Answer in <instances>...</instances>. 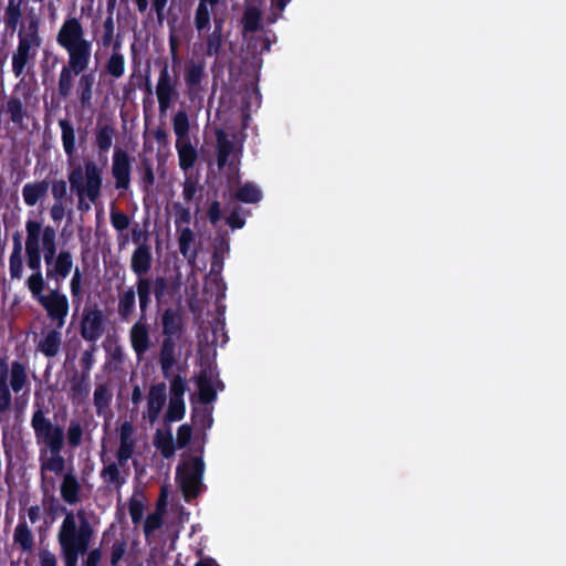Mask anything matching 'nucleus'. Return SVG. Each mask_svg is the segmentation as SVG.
<instances>
[{
  "label": "nucleus",
  "mask_w": 566,
  "mask_h": 566,
  "mask_svg": "<svg viewBox=\"0 0 566 566\" xmlns=\"http://www.w3.org/2000/svg\"><path fill=\"white\" fill-rule=\"evenodd\" d=\"M210 6L198 2L195 12V27L199 33L209 31L211 25V14L209 10Z\"/></svg>",
  "instance_id": "09e8293b"
},
{
  "label": "nucleus",
  "mask_w": 566,
  "mask_h": 566,
  "mask_svg": "<svg viewBox=\"0 0 566 566\" xmlns=\"http://www.w3.org/2000/svg\"><path fill=\"white\" fill-rule=\"evenodd\" d=\"M56 43L66 51L67 63L61 69L57 80L59 96L71 95L74 78L87 70L91 63L93 44L85 38L84 27L77 17H67L61 24Z\"/></svg>",
  "instance_id": "f257e3e1"
},
{
  "label": "nucleus",
  "mask_w": 566,
  "mask_h": 566,
  "mask_svg": "<svg viewBox=\"0 0 566 566\" xmlns=\"http://www.w3.org/2000/svg\"><path fill=\"white\" fill-rule=\"evenodd\" d=\"M59 329L49 331L38 345V349L49 358L55 357L60 352L62 335Z\"/></svg>",
  "instance_id": "2f4dec72"
},
{
  "label": "nucleus",
  "mask_w": 566,
  "mask_h": 566,
  "mask_svg": "<svg viewBox=\"0 0 566 566\" xmlns=\"http://www.w3.org/2000/svg\"><path fill=\"white\" fill-rule=\"evenodd\" d=\"M43 506L46 515L50 516L52 520H55L61 515H64L65 518L69 514H71L73 516L74 523L81 524L80 514H83L84 518H88L84 509H81L76 513H74L71 510H67L66 506L63 505L60 502V500L53 494L50 496H45L43 499Z\"/></svg>",
  "instance_id": "4be33fe9"
},
{
  "label": "nucleus",
  "mask_w": 566,
  "mask_h": 566,
  "mask_svg": "<svg viewBox=\"0 0 566 566\" xmlns=\"http://www.w3.org/2000/svg\"><path fill=\"white\" fill-rule=\"evenodd\" d=\"M135 450V440H119V447L116 451L117 462L125 468L128 460L133 457Z\"/></svg>",
  "instance_id": "5fc2aeb1"
},
{
  "label": "nucleus",
  "mask_w": 566,
  "mask_h": 566,
  "mask_svg": "<svg viewBox=\"0 0 566 566\" xmlns=\"http://www.w3.org/2000/svg\"><path fill=\"white\" fill-rule=\"evenodd\" d=\"M42 45L39 32V20L31 19L27 27L18 32V46L12 54V72L15 77L21 76L29 62L34 61Z\"/></svg>",
  "instance_id": "20e7f679"
},
{
  "label": "nucleus",
  "mask_w": 566,
  "mask_h": 566,
  "mask_svg": "<svg viewBox=\"0 0 566 566\" xmlns=\"http://www.w3.org/2000/svg\"><path fill=\"white\" fill-rule=\"evenodd\" d=\"M9 387L10 389L19 394L28 384V374L24 364L19 360H14L9 366Z\"/></svg>",
  "instance_id": "473e14b6"
},
{
  "label": "nucleus",
  "mask_w": 566,
  "mask_h": 566,
  "mask_svg": "<svg viewBox=\"0 0 566 566\" xmlns=\"http://www.w3.org/2000/svg\"><path fill=\"white\" fill-rule=\"evenodd\" d=\"M155 447L160 451L161 455L165 459H169L175 454V443L170 432L166 434L161 433L160 430L157 431L154 441Z\"/></svg>",
  "instance_id": "49530a36"
},
{
  "label": "nucleus",
  "mask_w": 566,
  "mask_h": 566,
  "mask_svg": "<svg viewBox=\"0 0 566 566\" xmlns=\"http://www.w3.org/2000/svg\"><path fill=\"white\" fill-rule=\"evenodd\" d=\"M234 148L233 143L228 139L223 130L217 133V163L219 168H223Z\"/></svg>",
  "instance_id": "a19ab883"
},
{
  "label": "nucleus",
  "mask_w": 566,
  "mask_h": 566,
  "mask_svg": "<svg viewBox=\"0 0 566 566\" xmlns=\"http://www.w3.org/2000/svg\"><path fill=\"white\" fill-rule=\"evenodd\" d=\"M153 256L147 244L138 245L132 255L130 268L137 279L147 277L146 274L151 269Z\"/></svg>",
  "instance_id": "aec40b11"
},
{
  "label": "nucleus",
  "mask_w": 566,
  "mask_h": 566,
  "mask_svg": "<svg viewBox=\"0 0 566 566\" xmlns=\"http://www.w3.org/2000/svg\"><path fill=\"white\" fill-rule=\"evenodd\" d=\"M101 460L104 464L99 472V476L104 482L105 486L111 490H115L119 492L123 485L126 483V476L122 474L119 462H108L106 463L104 455L101 457Z\"/></svg>",
  "instance_id": "f3484780"
},
{
  "label": "nucleus",
  "mask_w": 566,
  "mask_h": 566,
  "mask_svg": "<svg viewBox=\"0 0 566 566\" xmlns=\"http://www.w3.org/2000/svg\"><path fill=\"white\" fill-rule=\"evenodd\" d=\"M185 412L186 406L184 399H169V405L165 418L169 422L180 421L184 419Z\"/></svg>",
  "instance_id": "864d4df0"
},
{
  "label": "nucleus",
  "mask_w": 566,
  "mask_h": 566,
  "mask_svg": "<svg viewBox=\"0 0 566 566\" xmlns=\"http://www.w3.org/2000/svg\"><path fill=\"white\" fill-rule=\"evenodd\" d=\"M62 450L50 451L51 455L45 459L46 452L40 449L41 472L50 471L60 474L64 471L65 459L61 455Z\"/></svg>",
  "instance_id": "e433bc0d"
},
{
  "label": "nucleus",
  "mask_w": 566,
  "mask_h": 566,
  "mask_svg": "<svg viewBox=\"0 0 566 566\" xmlns=\"http://www.w3.org/2000/svg\"><path fill=\"white\" fill-rule=\"evenodd\" d=\"M164 520L163 514L158 511L150 513L144 522V534L146 537L154 534L157 530L163 526Z\"/></svg>",
  "instance_id": "13d9d810"
},
{
  "label": "nucleus",
  "mask_w": 566,
  "mask_h": 566,
  "mask_svg": "<svg viewBox=\"0 0 566 566\" xmlns=\"http://www.w3.org/2000/svg\"><path fill=\"white\" fill-rule=\"evenodd\" d=\"M54 202H64L67 196V184L64 179H55L51 185Z\"/></svg>",
  "instance_id": "69168bd1"
},
{
  "label": "nucleus",
  "mask_w": 566,
  "mask_h": 566,
  "mask_svg": "<svg viewBox=\"0 0 566 566\" xmlns=\"http://www.w3.org/2000/svg\"><path fill=\"white\" fill-rule=\"evenodd\" d=\"M83 438V428L82 424L77 420H71L67 431L66 439L67 443L72 448H76L81 446Z\"/></svg>",
  "instance_id": "6e6d98bb"
},
{
  "label": "nucleus",
  "mask_w": 566,
  "mask_h": 566,
  "mask_svg": "<svg viewBox=\"0 0 566 566\" xmlns=\"http://www.w3.org/2000/svg\"><path fill=\"white\" fill-rule=\"evenodd\" d=\"M39 303L48 317L55 323L56 328H62L69 315L70 303L67 296L60 292V287L55 286L46 296H42Z\"/></svg>",
  "instance_id": "0eeeda50"
},
{
  "label": "nucleus",
  "mask_w": 566,
  "mask_h": 566,
  "mask_svg": "<svg viewBox=\"0 0 566 566\" xmlns=\"http://www.w3.org/2000/svg\"><path fill=\"white\" fill-rule=\"evenodd\" d=\"M116 129L113 124L97 125L95 129V146L99 155L107 154L113 145Z\"/></svg>",
  "instance_id": "f704fd0d"
},
{
  "label": "nucleus",
  "mask_w": 566,
  "mask_h": 566,
  "mask_svg": "<svg viewBox=\"0 0 566 566\" xmlns=\"http://www.w3.org/2000/svg\"><path fill=\"white\" fill-rule=\"evenodd\" d=\"M112 399L113 395L106 384H99L95 387L93 401L97 416H103L106 412Z\"/></svg>",
  "instance_id": "79ce46f5"
},
{
  "label": "nucleus",
  "mask_w": 566,
  "mask_h": 566,
  "mask_svg": "<svg viewBox=\"0 0 566 566\" xmlns=\"http://www.w3.org/2000/svg\"><path fill=\"white\" fill-rule=\"evenodd\" d=\"M243 30L256 32L261 28V11L255 7H248L242 17Z\"/></svg>",
  "instance_id": "de8ad7c7"
},
{
  "label": "nucleus",
  "mask_w": 566,
  "mask_h": 566,
  "mask_svg": "<svg viewBox=\"0 0 566 566\" xmlns=\"http://www.w3.org/2000/svg\"><path fill=\"white\" fill-rule=\"evenodd\" d=\"M156 95L160 115H165L171 107V104L179 97L177 81L170 75L167 64L159 72Z\"/></svg>",
  "instance_id": "1a4fd4ad"
},
{
  "label": "nucleus",
  "mask_w": 566,
  "mask_h": 566,
  "mask_svg": "<svg viewBox=\"0 0 566 566\" xmlns=\"http://www.w3.org/2000/svg\"><path fill=\"white\" fill-rule=\"evenodd\" d=\"M115 8V0H108L107 2V17L103 23V38L102 42L104 46H108L114 38V18H113V11Z\"/></svg>",
  "instance_id": "8fccbe9b"
},
{
  "label": "nucleus",
  "mask_w": 566,
  "mask_h": 566,
  "mask_svg": "<svg viewBox=\"0 0 566 566\" xmlns=\"http://www.w3.org/2000/svg\"><path fill=\"white\" fill-rule=\"evenodd\" d=\"M31 427L34 431L36 443L44 446L45 452L54 450H63L64 431L59 424L45 417V412L41 407L33 412L31 418Z\"/></svg>",
  "instance_id": "423d86ee"
},
{
  "label": "nucleus",
  "mask_w": 566,
  "mask_h": 566,
  "mask_svg": "<svg viewBox=\"0 0 566 566\" xmlns=\"http://www.w3.org/2000/svg\"><path fill=\"white\" fill-rule=\"evenodd\" d=\"M80 517L81 524H77L69 514L63 518L57 531L56 538L64 566H77L78 557L87 553L95 535L90 520L84 518L83 514H80Z\"/></svg>",
  "instance_id": "f03ea898"
},
{
  "label": "nucleus",
  "mask_w": 566,
  "mask_h": 566,
  "mask_svg": "<svg viewBox=\"0 0 566 566\" xmlns=\"http://www.w3.org/2000/svg\"><path fill=\"white\" fill-rule=\"evenodd\" d=\"M120 42L116 41L113 45V52L106 61L105 73L114 78H120L125 73V57L119 52Z\"/></svg>",
  "instance_id": "7c9ffc66"
},
{
  "label": "nucleus",
  "mask_w": 566,
  "mask_h": 566,
  "mask_svg": "<svg viewBox=\"0 0 566 566\" xmlns=\"http://www.w3.org/2000/svg\"><path fill=\"white\" fill-rule=\"evenodd\" d=\"M13 544L23 553H31L34 547V537L25 518L20 515L13 532Z\"/></svg>",
  "instance_id": "b1692460"
},
{
  "label": "nucleus",
  "mask_w": 566,
  "mask_h": 566,
  "mask_svg": "<svg viewBox=\"0 0 566 566\" xmlns=\"http://www.w3.org/2000/svg\"><path fill=\"white\" fill-rule=\"evenodd\" d=\"M174 132L177 136V140L189 139V116L185 111H178L172 117Z\"/></svg>",
  "instance_id": "a18cd8bd"
},
{
  "label": "nucleus",
  "mask_w": 566,
  "mask_h": 566,
  "mask_svg": "<svg viewBox=\"0 0 566 566\" xmlns=\"http://www.w3.org/2000/svg\"><path fill=\"white\" fill-rule=\"evenodd\" d=\"M146 321L147 319L139 317L129 331L130 344L138 357L143 356L150 346L149 331Z\"/></svg>",
  "instance_id": "dca6fc26"
},
{
  "label": "nucleus",
  "mask_w": 566,
  "mask_h": 566,
  "mask_svg": "<svg viewBox=\"0 0 566 566\" xmlns=\"http://www.w3.org/2000/svg\"><path fill=\"white\" fill-rule=\"evenodd\" d=\"M91 384L90 377L85 375L74 374L71 378L70 399L73 403H82L90 395Z\"/></svg>",
  "instance_id": "c85d7f7f"
},
{
  "label": "nucleus",
  "mask_w": 566,
  "mask_h": 566,
  "mask_svg": "<svg viewBox=\"0 0 566 566\" xmlns=\"http://www.w3.org/2000/svg\"><path fill=\"white\" fill-rule=\"evenodd\" d=\"M198 400L202 405H208L217 399V390L212 385L211 378L206 374H201L197 379Z\"/></svg>",
  "instance_id": "58836bf2"
},
{
  "label": "nucleus",
  "mask_w": 566,
  "mask_h": 566,
  "mask_svg": "<svg viewBox=\"0 0 566 566\" xmlns=\"http://www.w3.org/2000/svg\"><path fill=\"white\" fill-rule=\"evenodd\" d=\"M111 223L117 231H124L129 227L130 220L126 213L113 208L111 210Z\"/></svg>",
  "instance_id": "0e129e2a"
},
{
  "label": "nucleus",
  "mask_w": 566,
  "mask_h": 566,
  "mask_svg": "<svg viewBox=\"0 0 566 566\" xmlns=\"http://www.w3.org/2000/svg\"><path fill=\"white\" fill-rule=\"evenodd\" d=\"M81 491V483L73 471L64 473L60 484L61 499L71 506L76 505L82 501Z\"/></svg>",
  "instance_id": "2eb2a0df"
},
{
  "label": "nucleus",
  "mask_w": 566,
  "mask_h": 566,
  "mask_svg": "<svg viewBox=\"0 0 566 566\" xmlns=\"http://www.w3.org/2000/svg\"><path fill=\"white\" fill-rule=\"evenodd\" d=\"M127 551V542L120 537L114 541L111 547L109 564L111 566H118Z\"/></svg>",
  "instance_id": "4d7b16f0"
},
{
  "label": "nucleus",
  "mask_w": 566,
  "mask_h": 566,
  "mask_svg": "<svg viewBox=\"0 0 566 566\" xmlns=\"http://www.w3.org/2000/svg\"><path fill=\"white\" fill-rule=\"evenodd\" d=\"M23 0H8L4 11V23L7 29L15 30L22 15Z\"/></svg>",
  "instance_id": "c03bdc74"
},
{
  "label": "nucleus",
  "mask_w": 566,
  "mask_h": 566,
  "mask_svg": "<svg viewBox=\"0 0 566 566\" xmlns=\"http://www.w3.org/2000/svg\"><path fill=\"white\" fill-rule=\"evenodd\" d=\"M205 66L206 65L203 61H190L186 65L185 83L187 87V95L190 99L197 97L199 92L201 91V83L206 77Z\"/></svg>",
  "instance_id": "4468645a"
},
{
  "label": "nucleus",
  "mask_w": 566,
  "mask_h": 566,
  "mask_svg": "<svg viewBox=\"0 0 566 566\" xmlns=\"http://www.w3.org/2000/svg\"><path fill=\"white\" fill-rule=\"evenodd\" d=\"M70 290L72 295V302L75 305V312L78 311L82 302V273L78 268H75L71 282Z\"/></svg>",
  "instance_id": "603ef678"
},
{
  "label": "nucleus",
  "mask_w": 566,
  "mask_h": 566,
  "mask_svg": "<svg viewBox=\"0 0 566 566\" xmlns=\"http://www.w3.org/2000/svg\"><path fill=\"white\" fill-rule=\"evenodd\" d=\"M134 289H135V297L138 298L139 316L142 319H147L148 310L151 304V293H154L153 279L151 277L137 279L135 282Z\"/></svg>",
  "instance_id": "412c9836"
},
{
  "label": "nucleus",
  "mask_w": 566,
  "mask_h": 566,
  "mask_svg": "<svg viewBox=\"0 0 566 566\" xmlns=\"http://www.w3.org/2000/svg\"><path fill=\"white\" fill-rule=\"evenodd\" d=\"M186 390V379L180 375H176L170 381V399H184Z\"/></svg>",
  "instance_id": "052dcab7"
},
{
  "label": "nucleus",
  "mask_w": 566,
  "mask_h": 566,
  "mask_svg": "<svg viewBox=\"0 0 566 566\" xmlns=\"http://www.w3.org/2000/svg\"><path fill=\"white\" fill-rule=\"evenodd\" d=\"M105 332V315L103 311L94 305L85 307L80 323V334L86 342H97Z\"/></svg>",
  "instance_id": "6e6552de"
},
{
  "label": "nucleus",
  "mask_w": 566,
  "mask_h": 566,
  "mask_svg": "<svg viewBox=\"0 0 566 566\" xmlns=\"http://www.w3.org/2000/svg\"><path fill=\"white\" fill-rule=\"evenodd\" d=\"M222 46V33L211 32L207 38V55H218Z\"/></svg>",
  "instance_id": "338daca9"
},
{
  "label": "nucleus",
  "mask_w": 566,
  "mask_h": 566,
  "mask_svg": "<svg viewBox=\"0 0 566 566\" xmlns=\"http://www.w3.org/2000/svg\"><path fill=\"white\" fill-rule=\"evenodd\" d=\"M129 515L132 517V522L137 525L142 522L144 515V504L142 501L136 499H130L128 506Z\"/></svg>",
  "instance_id": "774afa93"
},
{
  "label": "nucleus",
  "mask_w": 566,
  "mask_h": 566,
  "mask_svg": "<svg viewBox=\"0 0 566 566\" xmlns=\"http://www.w3.org/2000/svg\"><path fill=\"white\" fill-rule=\"evenodd\" d=\"M27 286L32 297L35 298L38 302H40V298L42 296H45L43 294V291L45 289V281L43 279L42 272L32 273L27 280Z\"/></svg>",
  "instance_id": "3c124183"
},
{
  "label": "nucleus",
  "mask_w": 566,
  "mask_h": 566,
  "mask_svg": "<svg viewBox=\"0 0 566 566\" xmlns=\"http://www.w3.org/2000/svg\"><path fill=\"white\" fill-rule=\"evenodd\" d=\"M112 176L115 180V188L126 191L130 187L132 159L128 153L122 148H115L112 158Z\"/></svg>",
  "instance_id": "ddd939ff"
},
{
  "label": "nucleus",
  "mask_w": 566,
  "mask_h": 566,
  "mask_svg": "<svg viewBox=\"0 0 566 566\" xmlns=\"http://www.w3.org/2000/svg\"><path fill=\"white\" fill-rule=\"evenodd\" d=\"M176 149L178 153L179 167L184 171H188L195 166L198 158L196 148L191 145L190 140H177Z\"/></svg>",
  "instance_id": "72a5a7b5"
},
{
  "label": "nucleus",
  "mask_w": 566,
  "mask_h": 566,
  "mask_svg": "<svg viewBox=\"0 0 566 566\" xmlns=\"http://www.w3.org/2000/svg\"><path fill=\"white\" fill-rule=\"evenodd\" d=\"M233 197L243 203H258L262 199V191L255 184L247 181L238 188Z\"/></svg>",
  "instance_id": "ea45409f"
},
{
  "label": "nucleus",
  "mask_w": 566,
  "mask_h": 566,
  "mask_svg": "<svg viewBox=\"0 0 566 566\" xmlns=\"http://www.w3.org/2000/svg\"><path fill=\"white\" fill-rule=\"evenodd\" d=\"M161 326L164 337L179 338L184 332V322L178 311L169 307L161 315Z\"/></svg>",
  "instance_id": "5701e85b"
},
{
  "label": "nucleus",
  "mask_w": 566,
  "mask_h": 566,
  "mask_svg": "<svg viewBox=\"0 0 566 566\" xmlns=\"http://www.w3.org/2000/svg\"><path fill=\"white\" fill-rule=\"evenodd\" d=\"M102 168L94 160H86L84 166L80 164L67 174L71 191L77 197V210L86 213L91 210V203H96L102 195L103 187Z\"/></svg>",
  "instance_id": "7ed1b4c3"
},
{
  "label": "nucleus",
  "mask_w": 566,
  "mask_h": 566,
  "mask_svg": "<svg viewBox=\"0 0 566 566\" xmlns=\"http://www.w3.org/2000/svg\"><path fill=\"white\" fill-rule=\"evenodd\" d=\"M61 128V140L63 150L67 158V165L72 167L75 163L76 157V133L73 124L67 118H61L59 120Z\"/></svg>",
  "instance_id": "a211bd4d"
},
{
  "label": "nucleus",
  "mask_w": 566,
  "mask_h": 566,
  "mask_svg": "<svg viewBox=\"0 0 566 566\" xmlns=\"http://www.w3.org/2000/svg\"><path fill=\"white\" fill-rule=\"evenodd\" d=\"M205 469L202 457H192L177 465L176 481L186 501L189 502L201 493Z\"/></svg>",
  "instance_id": "39448f33"
},
{
  "label": "nucleus",
  "mask_w": 566,
  "mask_h": 566,
  "mask_svg": "<svg viewBox=\"0 0 566 566\" xmlns=\"http://www.w3.org/2000/svg\"><path fill=\"white\" fill-rule=\"evenodd\" d=\"M21 235L17 232L13 235V249L9 258V271L11 279H21L23 271Z\"/></svg>",
  "instance_id": "4c0bfd02"
},
{
  "label": "nucleus",
  "mask_w": 566,
  "mask_h": 566,
  "mask_svg": "<svg viewBox=\"0 0 566 566\" xmlns=\"http://www.w3.org/2000/svg\"><path fill=\"white\" fill-rule=\"evenodd\" d=\"M9 364L0 357V413L7 412L12 403V394L8 384Z\"/></svg>",
  "instance_id": "c756f323"
},
{
  "label": "nucleus",
  "mask_w": 566,
  "mask_h": 566,
  "mask_svg": "<svg viewBox=\"0 0 566 566\" xmlns=\"http://www.w3.org/2000/svg\"><path fill=\"white\" fill-rule=\"evenodd\" d=\"M50 188V182L46 179L35 182H28L22 188V197L28 207L35 206L39 200L44 198Z\"/></svg>",
  "instance_id": "bb28decb"
},
{
  "label": "nucleus",
  "mask_w": 566,
  "mask_h": 566,
  "mask_svg": "<svg viewBox=\"0 0 566 566\" xmlns=\"http://www.w3.org/2000/svg\"><path fill=\"white\" fill-rule=\"evenodd\" d=\"M95 84V71L83 72L80 74L77 83V95L82 107H90L93 99V87Z\"/></svg>",
  "instance_id": "cd10ccee"
},
{
  "label": "nucleus",
  "mask_w": 566,
  "mask_h": 566,
  "mask_svg": "<svg viewBox=\"0 0 566 566\" xmlns=\"http://www.w3.org/2000/svg\"><path fill=\"white\" fill-rule=\"evenodd\" d=\"M46 279L55 282L61 287L62 282L70 275L73 269V255L69 250H61L56 255L44 260Z\"/></svg>",
  "instance_id": "f8f14e48"
},
{
  "label": "nucleus",
  "mask_w": 566,
  "mask_h": 566,
  "mask_svg": "<svg viewBox=\"0 0 566 566\" xmlns=\"http://www.w3.org/2000/svg\"><path fill=\"white\" fill-rule=\"evenodd\" d=\"M166 400L167 394L165 382L155 384L149 388L147 398V412L151 422L158 418L161 409L166 403Z\"/></svg>",
  "instance_id": "6ab92c4d"
},
{
  "label": "nucleus",
  "mask_w": 566,
  "mask_h": 566,
  "mask_svg": "<svg viewBox=\"0 0 566 566\" xmlns=\"http://www.w3.org/2000/svg\"><path fill=\"white\" fill-rule=\"evenodd\" d=\"M136 310V297L134 286L118 291L117 315L122 322H128Z\"/></svg>",
  "instance_id": "393cba45"
},
{
  "label": "nucleus",
  "mask_w": 566,
  "mask_h": 566,
  "mask_svg": "<svg viewBox=\"0 0 566 566\" xmlns=\"http://www.w3.org/2000/svg\"><path fill=\"white\" fill-rule=\"evenodd\" d=\"M41 234L43 258L44 260H48L49 258L57 254L56 231L53 227L46 226L43 229L41 228Z\"/></svg>",
  "instance_id": "37998d69"
},
{
  "label": "nucleus",
  "mask_w": 566,
  "mask_h": 566,
  "mask_svg": "<svg viewBox=\"0 0 566 566\" xmlns=\"http://www.w3.org/2000/svg\"><path fill=\"white\" fill-rule=\"evenodd\" d=\"M95 350L96 347L93 345L91 349H86L82 353L80 358L81 373L78 375H85L90 377L91 370L95 364Z\"/></svg>",
  "instance_id": "bf43d9fd"
},
{
  "label": "nucleus",
  "mask_w": 566,
  "mask_h": 566,
  "mask_svg": "<svg viewBox=\"0 0 566 566\" xmlns=\"http://www.w3.org/2000/svg\"><path fill=\"white\" fill-rule=\"evenodd\" d=\"M142 168H143V172H142L143 187L146 191H148L149 188L153 187L155 184L154 167H153V164L148 159H143Z\"/></svg>",
  "instance_id": "e2e57ef3"
},
{
  "label": "nucleus",
  "mask_w": 566,
  "mask_h": 566,
  "mask_svg": "<svg viewBox=\"0 0 566 566\" xmlns=\"http://www.w3.org/2000/svg\"><path fill=\"white\" fill-rule=\"evenodd\" d=\"M20 90V84H17L9 96H4V98L0 103V114L4 113L9 117V122H11L15 127H23L24 120L29 117L28 107L25 105L29 94L22 98L18 92Z\"/></svg>",
  "instance_id": "9d476101"
},
{
  "label": "nucleus",
  "mask_w": 566,
  "mask_h": 566,
  "mask_svg": "<svg viewBox=\"0 0 566 566\" xmlns=\"http://www.w3.org/2000/svg\"><path fill=\"white\" fill-rule=\"evenodd\" d=\"M179 338L164 337L160 353L159 363L165 378H168L170 370L176 364V340Z\"/></svg>",
  "instance_id": "a878e982"
},
{
  "label": "nucleus",
  "mask_w": 566,
  "mask_h": 566,
  "mask_svg": "<svg viewBox=\"0 0 566 566\" xmlns=\"http://www.w3.org/2000/svg\"><path fill=\"white\" fill-rule=\"evenodd\" d=\"M25 254L27 265L33 272H41V248H40V235H41V222L29 219L25 222Z\"/></svg>",
  "instance_id": "9b49d317"
},
{
  "label": "nucleus",
  "mask_w": 566,
  "mask_h": 566,
  "mask_svg": "<svg viewBox=\"0 0 566 566\" xmlns=\"http://www.w3.org/2000/svg\"><path fill=\"white\" fill-rule=\"evenodd\" d=\"M169 282L165 276H156L153 280V291L157 303H161L168 293Z\"/></svg>",
  "instance_id": "680f3d73"
},
{
  "label": "nucleus",
  "mask_w": 566,
  "mask_h": 566,
  "mask_svg": "<svg viewBox=\"0 0 566 566\" xmlns=\"http://www.w3.org/2000/svg\"><path fill=\"white\" fill-rule=\"evenodd\" d=\"M195 241L196 235L190 228L186 227L180 230L178 237L179 251L182 256L188 260L189 263L195 262L198 256L197 249H191V247L195 244Z\"/></svg>",
  "instance_id": "c9c22d12"
}]
</instances>
